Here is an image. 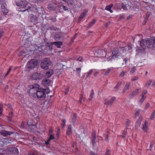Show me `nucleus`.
<instances>
[{"label":"nucleus","mask_w":155,"mask_h":155,"mask_svg":"<svg viewBox=\"0 0 155 155\" xmlns=\"http://www.w3.org/2000/svg\"><path fill=\"white\" fill-rule=\"evenodd\" d=\"M122 83L121 82H119L117 84V86L119 87L121 86Z\"/></svg>","instance_id":"55"},{"label":"nucleus","mask_w":155,"mask_h":155,"mask_svg":"<svg viewBox=\"0 0 155 155\" xmlns=\"http://www.w3.org/2000/svg\"><path fill=\"white\" fill-rule=\"evenodd\" d=\"M154 145V143L153 142H150V150H151L153 148Z\"/></svg>","instance_id":"46"},{"label":"nucleus","mask_w":155,"mask_h":155,"mask_svg":"<svg viewBox=\"0 0 155 155\" xmlns=\"http://www.w3.org/2000/svg\"><path fill=\"white\" fill-rule=\"evenodd\" d=\"M97 52L98 53V54L100 56H102L105 54V50L102 49L101 50V49L98 50L97 51Z\"/></svg>","instance_id":"21"},{"label":"nucleus","mask_w":155,"mask_h":155,"mask_svg":"<svg viewBox=\"0 0 155 155\" xmlns=\"http://www.w3.org/2000/svg\"><path fill=\"white\" fill-rule=\"evenodd\" d=\"M0 134H1L0 135H2L5 137L10 135V132L5 130H2L1 131Z\"/></svg>","instance_id":"16"},{"label":"nucleus","mask_w":155,"mask_h":155,"mask_svg":"<svg viewBox=\"0 0 155 155\" xmlns=\"http://www.w3.org/2000/svg\"><path fill=\"white\" fill-rule=\"evenodd\" d=\"M147 92V91L146 90H144L142 92V95H145V94H146Z\"/></svg>","instance_id":"57"},{"label":"nucleus","mask_w":155,"mask_h":155,"mask_svg":"<svg viewBox=\"0 0 155 155\" xmlns=\"http://www.w3.org/2000/svg\"><path fill=\"white\" fill-rule=\"evenodd\" d=\"M136 70V67H133L130 71V73L133 74Z\"/></svg>","instance_id":"41"},{"label":"nucleus","mask_w":155,"mask_h":155,"mask_svg":"<svg viewBox=\"0 0 155 155\" xmlns=\"http://www.w3.org/2000/svg\"><path fill=\"white\" fill-rule=\"evenodd\" d=\"M81 68H76V70H75L78 74H80L81 71Z\"/></svg>","instance_id":"40"},{"label":"nucleus","mask_w":155,"mask_h":155,"mask_svg":"<svg viewBox=\"0 0 155 155\" xmlns=\"http://www.w3.org/2000/svg\"><path fill=\"white\" fill-rule=\"evenodd\" d=\"M51 45H54L58 48H60L62 45V42L61 41L54 42L50 43Z\"/></svg>","instance_id":"14"},{"label":"nucleus","mask_w":155,"mask_h":155,"mask_svg":"<svg viewBox=\"0 0 155 155\" xmlns=\"http://www.w3.org/2000/svg\"><path fill=\"white\" fill-rule=\"evenodd\" d=\"M63 9L65 11L68 10V9H67V8L65 6H63Z\"/></svg>","instance_id":"62"},{"label":"nucleus","mask_w":155,"mask_h":155,"mask_svg":"<svg viewBox=\"0 0 155 155\" xmlns=\"http://www.w3.org/2000/svg\"><path fill=\"white\" fill-rule=\"evenodd\" d=\"M131 49V47L130 46H126L123 47L120 49V51L119 50L115 48L114 49L112 52V54L108 53L106 54V58L107 59L108 61H111L113 59L117 60L121 57L123 53L130 52Z\"/></svg>","instance_id":"1"},{"label":"nucleus","mask_w":155,"mask_h":155,"mask_svg":"<svg viewBox=\"0 0 155 155\" xmlns=\"http://www.w3.org/2000/svg\"><path fill=\"white\" fill-rule=\"evenodd\" d=\"M54 139V135L53 134H51L48 139V141H50L52 139Z\"/></svg>","instance_id":"43"},{"label":"nucleus","mask_w":155,"mask_h":155,"mask_svg":"<svg viewBox=\"0 0 155 155\" xmlns=\"http://www.w3.org/2000/svg\"><path fill=\"white\" fill-rule=\"evenodd\" d=\"M59 8H60L61 9H63V6H64V5H59Z\"/></svg>","instance_id":"59"},{"label":"nucleus","mask_w":155,"mask_h":155,"mask_svg":"<svg viewBox=\"0 0 155 155\" xmlns=\"http://www.w3.org/2000/svg\"><path fill=\"white\" fill-rule=\"evenodd\" d=\"M149 106L150 104L148 103H147L145 106L144 110V111H146L147 110V109L149 107Z\"/></svg>","instance_id":"45"},{"label":"nucleus","mask_w":155,"mask_h":155,"mask_svg":"<svg viewBox=\"0 0 155 155\" xmlns=\"http://www.w3.org/2000/svg\"><path fill=\"white\" fill-rule=\"evenodd\" d=\"M64 1L66 2L69 5H71L73 4V0H63Z\"/></svg>","instance_id":"30"},{"label":"nucleus","mask_w":155,"mask_h":155,"mask_svg":"<svg viewBox=\"0 0 155 155\" xmlns=\"http://www.w3.org/2000/svg\"><path fill=\"white\" fill-rule=\"evenodd\" d=\"M19 153L18 149L15 147H10V155H17Z\"/></svg>","instance_id":"10"},{"label":"nucleus","mask_w":155,"mask_h":155,"mask_svg":"<svg viewBox=\"0 0 155 155\" xmlns=\"http://www.w3.org/2000/svg\"><path fill=\"white\" fill-rule=\"evenodd\" d=\"M129 61V59L128 58H126L124 60V61H125V63L127 64L128 63V62Z\"/></svg>","instance_id":"53"},{"label":"nucleus","mask_w":155,"mask_h":155,"mask_svg":"<svg viewBox=\"0 0 155 155\" xmlns=\"http://www.w3.org/2000/svg\"><path fill=\"white\" fill-rule=\"evenodd\" d=\"M138 79V77L135 76L131 79L132 81H135Z\"/></svg>","instance_id":"52"},{"label":"nucleus","mask_w":155,"mask_h":155,"mask_svg":"<svg viewBox=\"0 0 155 155\" xmlns=\"http://www.w3.org/2000/svg\"><path fill=\"white\" fill-rule=\"evenodd\" d=\"M112 68V67L108 68L107 70L105 71L104 75H108Z\"/></svg>","instance_id":"28"},{"label":"nucleus","mask_w":155,"mask_h":155,"mask_svg":"<svg viewBox=\"0 0 155 155\" xmlns=\"http://www.w3.org/2000/svg\"><path fill=\"white\" fill-rule=\"evenodd\" d=\"M0 4L1 5V7L7 6L5 0H0Z\"/></svg>","instance_id":"29"},{"label":"nucleus","mask_w":155,"mask_h":155,"mask_svg":"<svg viewBox=\"0 0 155 155\" xmlns=\"http://www.w3.org/2000/svg\"><path fill=\"white\" fill-rule=\"evenodd\" d=\"M59 64H61V67L63 68L64 67L66 66V61H61L60 63H57V65L59 66Z\"/></svg>","instance_id":"24"},{"label":"nucleus","mask_w":155,"mask_h":155,"mask_svg":"<svg viewBox=\"0 0 155 155\" xmlns=\"http://www.w3.org/2000/svg\"><path fill=\"white\" fill-rule=\"evenodd\" d=\"M9 143L8 138H3L2 135H0V145L1 147L7 146Z\"/></svg>","instance_id":"6"},{"label":"nucleus","mask_w":155,"mask_h":155,"mask_svg":"<svg viewBox=\"0 0 155 155\" xmlns=\"http://www.w3.org/2000/svg\"><path fill=\"white\" fill-rule=\"evenodd\" d=\"M124 15H121L120 17L118 19V21H120L122 19H123L124 18Z\"/></svg>","instance_id":"50"},{"label":"nucleus","mask_w":155,"mask_h":155,"mask_svg":"<svg viewBox=\"0 0 155 155\" xmlns=\"http://www.w3.org/2000/svg\"><path fill=\"white\" fill-rule=\"evenodd\" d=\"M96 20L93 19L91 22L89 23V27H91L96 22Z\"/></svg>","instance_id":"35"},{"label":"nucleus","mask_w":155,"mask_h":155,"mask_svg":"<svg viewBox=\"0 0 155 155\" xmlns=\"http://www.w3.org/2000/svg\"><path fill=\"white\" fill-rule=\"evenodd\" d=\"M96 137V132H93L92 134V137Z\"/></svg>","instance_id":"49"},{"label":"nucleus","mask_w":155,"mask_h":155,"mask_svg":"<svg viewBox=\"0 0 155 155\" xmlns=\"http://www.w3.org/2000/svg\"><path fill=\"white\" fill-rule=\"evenodd\" d=\"M28 155H37L35 154L34 153H29Z\"/></svg>","instance_id":"63"},{"label":"nucleus","mask_w":155,"mask_h":155,"mask_svg":"<svg viewBox=\"0 0 155 155\" xmlns=\"http://www.w3.org/2000/svg\"><path fill=\"white\" fill-rule=\"evenodd\" d=\"M30 78L32 80L41 79L42 78V76L40 73L35 72L33 74Z\"/></svg>","instance_id":"7"},{"label":"nucleus","mask_w":155,"mask_h":155,"mask_svg":"<svg viewBox=\"0 0 155 155\" xmlns=\"http://www.w3.org/2000/svg\"><path fill=\"white\" fill-rule=\"evenodd\" d=\"M94 93L93 90H91V93L90 94V97L89 98V100H91L92 98H93L94 96Z\"/></svg>","instance_id":"36"},{"label":"nucleus","mask_w":155,"mask_h":155,"mask_svg":"<svg viewBox=\"0 0 155 155\" xmlns=\"http://www.w3.org/2000/svg\"><path fill=\"white\" fill-rule=\"evenodd\" d=\"M94 70L93 69H91L89 71L86 73V74L85 76V79L87 78L90 75L92 74V73L93 72Z\"/></svg>","instance_id":"25"},{"label":"nucleus","mask_w":155,"mask_h":155,"mask_svg":"<svg viewBox=\"0 0 155 155\" xmlns=\"http://www.w3.org/2000/svg\"><path fill=\"white\" fill-rule=\"evenodd\" d=\"M113 5L112 4H110L106 6L105 8V9L109 11L111 13H112L113 12V11L112 10L111 8Z\"/></svg>","instance_id":"18"},{"label":"nucleus","mask_w":155,"mask_h":155,"mask_svg":"<svg viewBox=\"0 0 155 155\" xmlns=\"http://www.w3.org/2000/svg\"><path fill=\"white\" fill-rule=\"evenodd\" d=\"M143 120V118L142 117L140 116L136 122V127L137 128L139 127L141 124V122Z\"/></svg>","instance_id":"12"},{"label":"nucleus","mask_w":155,"mask_h":155,"mask_svg":"<svg viewBox=\"0 0 155 155\" xmlns=\"http://www.w3.org/2000/svg\"><path fill=\"white\" fill-rule=\"evenodd\" d=\"M6 7L7 6H5V7H1V10L2 12H3L4 14L6 15L8 12V10L6 8Z\"/></svg>","instance_id":"26"},{"label":"nucleus","mask_w":155,"mask_h":155,"mask_svg":"<svg viewBox=\"0 0 155 155\" xmlns=\"http://www.w3.org/2000/svg\"><path fill=\"white\" fill-rule=\"evenodd\" d=\"M155 116L151 114V115L150 117V120H153Z\"/></svg>","instance_id":"54"},{"label":"nucleus","mask_w":155,"mask_h":155,"mask_svg":"<svg viewBox=\"0 0 155 155\" xmlns=\"http://www.w3.org/2000/svg\"><path fill=\"white\" fill-rule=\"evenodd\" d=\"M28 3L25 1H18L16 3V5L17 6H20L21 8H25L27 7Z\"/></svg>","instance_id":"8"},{"label":"nucleus","mask_w":155,"mask_h":155,"mask_svg":"<svg viewBox=\"0 0 155 155\" xmlns=\"http://www.w3.org/2000/svg\"><path fill=\"white\" fill-rule=\"evenodd\" d=\"M130 121L129 120L127 119L126 120V129H128V126L130 124Z\"/></svg>","instance_id":"37"},{"label":"nucleus","mask_w":155,"mask_h":155,"mask_svg":"<svg viewBox=\"0 0 155 155\" xmlns=\"http://www.w3.org/2000/svg\"><path fill=\"white\" fill-rule=\"evenodd\" d=\"M29 8L30 9H31V10H34V11H34V12H36L37 11V9H36L35 8H34V7H29Z\"/></svg>","instance_id":"48"},{"label":"nucleus","mask_w":155,"mask_h":155,"mask_svg":"<svg viewBox=\"0 0 155 155\" xmlns=\"http://www.w3.org/2000/svg\"><path fill=\"white\" fill-rule=\"evenodd\" d=\"M82 58V57L81 56H80L79 57H77L76 58V60L77 61H79L82 62L83 61Z\"/></svg>","instance_id":"38"},{"label":"nucleus","mask_w":155,"mask_h":155,"mask_svg":"<svg viewBox=\"0 0 155 155\" xmlns=\"http://www.w3.org/2000/svg\"><path fill=\"white\" fill-rule=\"evenodd\" d=\"M61 35L60 34H56L55 35V39L57 40L61 37Z\"/></svg>","instance_id":"32"},{"label":"nucleus","mask_w":155,"mask_h":155,"mask_svg":"<svg viewBox=\"0 0 155 155\" xmlns=\"http://www.w3.org/2000/svg\"><path fill=\"white\" fill-rule=\"evenodd\" d=\"M115 100V98L114 97H112L110 100H108L107 98H106L105 99L104 104L111 106Z\"/></svg>","instance_id":"9"},{"label":"nucleus","mask_w":155,"mask_h":155,"mask_svg":"<svg viewBox=\"0 0 155 155\" xmlns=\"http://www.w3.org/2000/svg\"><path fill=\"white\" fill-rule=\"evenodd\" d=\"M151 114L154 116H155V110H153Z\"/></svg>","instance_id":"64"},{"label":"nucleus","mask_w":155,"mask_h":155,"mask_svg":"<svg viewBox=\"0 0 155 155\" xmlns=\"http://www.w3.org/2000/svg\"><path fill=\"white\" fill-rule=\"evenodd\" d=\"M119 87L117 86V85H116V86L114 87V89L116 91H118V89H119Z\"/></svg>","instance_id":"60"},{"label":"nucleus","mask_w":155,"mask_h":155,"mask_svg":"<svg viewBox=\"0 0 155 155\" xmlns=\"http://www.w3.org/2000/svg\"><path fill=\"white\" fill-rule=\"evenodd\" d=\"M130 83L128 82L126 83V84L125 85L123 90V91L124 92H125L126 91H127V90H128L130 87Z\"/></svg>","instance_id":"19"},{"label":"nucleus","mask_w":155,"mask_h":155,"mask_svg":"<svg viewBox=\"0 0 155 155\" xmlns=\"http://www.w3.org/2000/svg\"><path fill=\"white\" fill-rule=\"evenodd\" d=\"M72 130V126L71 125H69L68 127V130L67 131V134L68 135H70L71 133Z\"/></svg>","instance_id":"27"},{"label":"nucleus","mask_w":155,"mask_h":155,"mask_svg":"<svg viewBox=\"0 0 155 155\" xmlns=\"http://www.w3.org/2000/svg\"><path fill=\"white\" fill-rule=\"evenodd\" d=\"M127 129H125L123 132V135L121 136L120 135V136L122 137L123 138H125L126 137L127 134Z\"/></svg>","instance_id":"31"},{"label":"nucleus","mask_w":155,"mask_h":155,"mask_svg":"<svg viewBox=\"0 0 155 155\" xmlns=\"http://www.w3.org/2000/svg\"><path fill=\"white\" fill-rule=\"evenodd\" d=\"M39 87L38 84H35L31 86L29 94L30 96L33 97H35L36 94L38 98L43 99L46 97L45 91L43 89H39Z\"/></svg>","instance_id":"2"},{"label":"nucleus","mask_w":155,"mask_h":155,"mask_svg":"<svg viewBox=\"0 0 155 155\" xmlns=\"http://www.w3.org/2000/svg\"><path fill=\"white\" fill-rule=\"evenodd\" d=\"M140 44L142 48L140 50L144 51L146 48H154L155 46V38L154 40L148 38L142 39L140 41Z\"/></svg>","instance_id":"3"},{"label":"nucleus","mask_w":155,"mask_h":155,"mask_svg":"<svg viewBox=\"0 0 155 155\" xmlns=\"http://www.w3.org/2000/svg\"><path fill=\"white\" fill-rule=\"evenodd\" d=\"M69 87H67L65 91V94H68V91H69Z\"/></svg>","instance_id":"51"},{"label":"nucleus","mask_w":155,"mask_h":155,"mask_svg":"<svg viewBox=\"0 0 155 155\" xmlns=\"http://www.w3.org/2000/svg\"><path fill=\"white\" fill-rule=\"evenodd\" d=\"M97 140L96 139V137H92V144L93 147H95L96 146V142L97 141Z\"/></svg>","instance_id":"23"},{"label":"nucleus","mask_w":155,"mask_h":155,"mask_svg":"<svg viewBox=\"0 0 155 155\" xmlns=\"http://www.w3.org/2000/svg\"><path fill=\"white\" fill-rule=\"evenodd\" d=\"M87 12V10H85L84 11L81 15L79 18L80 20H81L84 17Z\"/></svg>","instance_id":"22"},{"label":"nucleus","mask_w":155,"mask_h":155,"mask_svg":"<svg viewBox=\"0 0 155 155\" xmlns=\"http://www.w3.org/2000/svg\"><path fill=\"white\" fill-rule=\"evenodd\" d=\"M53 132V129L51 128L49 129V133H51Z\"/></svg>","instance_id":"58"},{"label":"nucleus","mask_w":155,"mask_h":155,"mask_svg":"<svg viewBox=\"0 0 155 155\" xmlns=\"http://www.w3.org/2000/svg\"><path fill=\"white\" fill-rule=\"evenodd\" d=\"M127 72V71H123L120 74V76L121 77H124V76L126 74Z\"/></svg>","instance_id":"34"},{"label":"nucleus","mask_w":155,"mask_h":155,"mask_svg":"<svg viewBox=\"0 0 155 155\" xmlns=\"http://www.w3.org/2000/svg\"><path fill=\"white\" fill-rule=\"evenodd\" d=\"M54 71L52 70H49L45 74V76L47 78H49L53 74Z\"/></svg>","instance_id":"17"},{"label":"nucleus","mask_w":155,"mask_h":155,"mask_svg":"<svg viewBox=\"0 0 155 155\" xmlns=\"http://www.w3.org/2000/svg\"><path fill=\"white\" fill-rule=\"evenodd\" d=\"M77 35V34H76L72 38V40H71V41L72 42H73L74 39L75 38H76V36Z\"/></svg>","instance_id":"56"},{"label":"nucleus","mask_w":155,"mask_h":155,"mask_svg":"<svg viewBox=\"0 0 155 155\" xmlns=\"http://www.w3.org/2000/svg\"><path fill=\"white\" fill-rule=\"evenodd\" d=\"M2 107L1 106V105H0V114H2Z\"/></svg>","instance_id":"61"},{"label":"nucleus","mask_w":155,"mask_h":155,"mask_svg":"<svg viewBox=\"0 0 155 155\" xmlns=\"http://www.w3.org/2000/svg\"><path fill=\"white\" fill-rule=\"evenodd\" d=\"M148 122L147 121L145 120L143 125V127L142 128V130L145 132H147L148 128Z\"/></svg>","instance_id":"13"},{"label":"nucleus","mask_w":155,"mask_h":155,"mask_svg":"<svg viewBox=\"0 0 155 155\" xmlns=\"http://www.w3.org/2000/svg\"><path fill=\"white\" fill-rule=\"evenodd\" d=\"M77 115L76 113H73V116L72 117V122L74 125H75L77 118Z\"/></svg>","instance_id":"15"},{"label":"nucleus","mask_w":155,"mask_h":155,"mask_svg":"<svg viewBox=\"0 0 155 155\" xmlns=\"http://www.w3.org/2000/svg\"><path fill=\"white\" fill-rule=\"evenodd\" d=\"M139 90L138 89H136L134 90L132 93V95L133 96H135L138 93Z\"/></svg>","instance_id":"33"},{"label":"nucleus","mask_w":155,"mask_h":155,"mask_svg":"<svg viewBox=\"0 0 155 155\" xmlns=\"http://www.w3.org/2000/svg\"><path fill=\"white\" fill-rule=\"evenodd\" d=\"M152 82V81H151V80H149V81H148L147 82V83H146V86H147V87L149 86L150 85V84H151Z\"/></svg>","instance_id":"42"},{"label":"nucleus","mask_w":155,"mask_h":155,"mask_svg":"<svg viewBox=\"0 0 155 155\" xmlns=\"http://www.w3.org/2000/svg\"><path fill=\"white\" fill-rule=\"evenodd\" d=\"M51 64V62L50 59L44 58L41 61V66L42 68L47 70Z\"/></svg>","instance_id":"5"},{"label":"nucleus","mask_w":155,"mask_h":155,"mask_svg":"<svg viewBox=\"0 0 155 155\" xmlns=\"http://www.w3.org/2000/svg\"><path fill=\"white\" fill-rule=\"evenodd\" d=\"M141 110L140 109H138L135 114V116L137 117L138 116L140 113Z\"/></svg>","instance_id":"39"},{"label":"nucleus","mask_w":155,"mask_h":155,"mask_svg":"<svg viewBox=\"0 0 155 155\" xmlns=\"http://www.w3.org/2000/svg\"><path fill=\"white\" fill-rule=\"evenodd\" d=\"M51 83L50 80L48 78H45L42 80V83L45 86H48Z\"/></svg>","instance_id":"11"},{"label":"nucleus","mask_w":155,"mask_h":155,"mask_svg":"<svg viewBox=\"0 0 155 155\" xmlns=\"http://www.w3.org/2000/svg\"><path fill=\"white\" fill-rule=\"evenodd\" d=\"M122 8L125 10H127V8L125 4H124V3L122 4Z\"/></svg>","instance_id":"44"},{"label":"nucleus","mask_w":155,"mask_h":155,"mask_svg":"<svg viewBox=\"0 0 155 155\" xmlns=\"http://www.w3.org/2000/svg\"><path fill=\"white\" fill-rule=\"evenodd\" d=\"M110 150H107L104 155H110Z\"/></svg>","instance_id":"47"},{"label":"nucleus","mask_w":155,"mask_h":155,"mask_svg":"<svg viewBox=\"0 0 155 155\" xmlns=\"http://www.w3.org/2000/svg\"><path fill=\"white\" fill-rule=\"evenodd\" d=\"M146 98V97L144 95H142L141 98L139 101L138 104L139 105H141Z\"/></svg>","instance_id":"20"},{"label":"nucleus","mask_w":155,"mask_h":155,"mask_svg":"<svg viewBox=\"0 0 155 155\" xmlns=\"http://www.w3.org/2000/svg\"><path fill=\"white\" fill-rule=\"evenodd\" d=\"M38 62L35 59H32L29 61L26 65V68L28 69H33L37 66Z\"/></svg>","instance_id":"4"}]
</instances>
